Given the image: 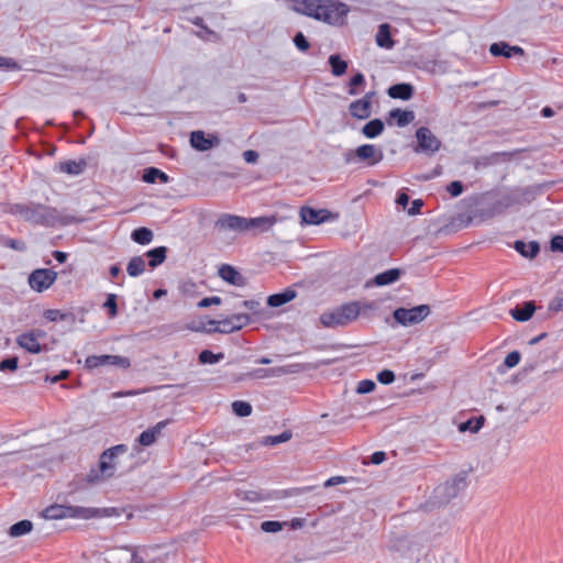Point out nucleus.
<instances>
[{
    "mask_svg": "<svg viewBox=\"0 0 563 563\" xmlns=\"http://www.w3.org/2000/svg\"><path fill=\"white\" fill-rule=\"evenodd\" d=\"M298 11L330 25H344L350 8L339 0H302Z\"/></svg>",
    "mask_w": 563,
    "mask_h": 563,
    "instance_id": "f257e3e1",
    "label": "nucleus"
},
{
    "mask_svg": "<svg viewBox=\"0 0 563 563\" xmlns=\"http://www.w3.org/2000/svg\"><path fill=\"white\" fill-rule=\"evenodd\" d=\"M128 446L125 444L114 445L102 452L96 466L85 475V483L95 485L113 476L115 471V459L119 454L125 453Z\"/></svg>",
    "mask_w": 563,
    "mask_h": 563,
    "instance_id": "f03ea898",
    "label": "nucleus"
},
{
    "mask_svg": "<svg viewBox=\"0 0 563 563\" xmlns=\"http://www.w3.org/2000/svg\"><path fill=\"white\" fill-rule=\"evenodd\" d=\"M12 212L33 224L54 227L59 222V214L55 208L40 203H18L12 207Z\"/></svg>",
    "mask_w": 563,
    "mask_h": 563,
    "instance_id": "7ed1b4c3",
    "label": "nucleus"
},
{
    "mask_svg": "<svg viewBox=\"0 0 563 563\" xmlns=\"http://www.w3.org/2000/svg\"><path fill=\"white\" fill-rule=\"evenodd\" d=\"M361 313L360 302L344 303L321 314L320 322L325 328L344 327L356 320Z\"/></svg>",
    "mask_w": 563,
    "mask_h": 563,
    "instance_id": "20e7f679",
    "label": "nucleus"
},
{
    "mask_svg": "<svg viewBox=\"0 0 563 563\" xmlns=\"http://www.w3.org/2000/svg\"><path fill=\"white\" fill-rule=\"evenodd\" d=\"M384 158V152L374 144H363L354 151L345 154L346 163H364L367 166H375Z\"/></svg>",
    "mask_w": 563,
    "mask_h": 563,
    "instance_id": "39448f33",
    "label": "nucleus"
},
{
    "mask_svg": "<svg viewBox=\"0 0 563 563\" xmlns=\"http://www.w3.org/2000/svg\"><path fill=\"white\" fill-rule=\"evenodd\" d=\"M430 311L428 305H419L411 309L398 308L394 311V318L398 323L408 327L420 323L430 314Z\"/></svg>",
    "mask_w": 563,
    "mask_h": 563,
    "instance_id": "423d86ee",
    "label": "nucleus"
},
{
    "mask_svg": "<svg viewBox=\"0 0 563 563\" xmlns=\"http://www.w3.org/2000/svg\"><path fill=\"white\" fill-rule=\"evenodd\" d=\"M465 487L466 477L464 475H457L451 481H448L435 488V498L439 503H448L452 498H455Z\"/></svg>",
    "mask_w": 563,
    "mask_h": 563,
    "instance_id": "0eeeda50",
    "label": "nucleus"
},
{
    "mask_svg": "<svg viewBox=\"0 0 563 563\" xmlns=\"http://www.w3.org/2000/svg\"><path fill=\"white\" fill-rule=\"evenodd\" d=\"M416 139L418 143L416 152H422L432 155L441 147V141L431 132L429 128H419L416 131Z\"/></svg>",
    "mask_w": 563,
    "mask_h": 563,
    "instance_id": "6e6552de",
    "label": "nucleus"
},
{
    "mask_svg": "<svg viewBox=\"0 0 563 563\" xmlns=\"http://www.w3.org/2000/svg\"><path fill=\"white\" fill-rule=\"evenodd\" d=\"M56 278V272L47 268H37L29 275L27 282L33 290L43 292L54 284Z\"/></svg>",
    "mask_w": 563,
    "mask_h": 563,
    "instance_id": "1a4fd4ad",
    "label": "nucleus"
},
{
    "mask_svg": "<svg viewBox=\"0 0 563 563\" xmlns=\"http://www.w3.org/2000/svg\"><path fill=\"white\" fill-rule=\"evenodd\" d=\"M87 368H96L99 366H117L126 369L131 366V362L128 357L121 355H90L85 361Z\"/></svg>",
    "mask_w": 563,
    "mask_h": 563,
    "instance_id": "9d476101",
    "label": "nucleus"
},
{
    "mask_svg": "<svg viewBox=\"0 0 563 563\" xmlns=\"http://www.w3.org/2000/svg\"><path fill=\"white\" fill-rule=\"evenodd\" d=\"M375 97L374 91H369L361 99L354 100L349 104L350 114L357 120H366L372 114V103Z\"/></svg>",
    "mask_w": 563,
    "mask_h": 563,
    "instance_id": "9b49d317",
    "label": "nucleus"
},
{
    "mask_svg": "<svg viewBox=\"0 0 563 563\" xmlns=\"http://www.w3.org/2000/svg\"><path fill=\"white\" fill-rule=\"evenodd\" d=\"M299 214L301 222L306 224H321L336 218L327 209H313L307 206L300 208Z\"/></svg>",
    "mask_w": 563,
    "mask_h": 563,
    "instance_id": "f8f14e48",
    "label": "nucleus"
},
{
    "mask_svg": "<svg viewBox=\"0 0 563 563\" xmlns=\"http://www.w3.org/2000/svg\"><path fill=\"white\" fill-rule=\"evenodd\" d=\"M45 336V332L42 330H32L30 332L22 333L18 336L16 343L22 349L30 353L37 354L42 352V345L38 340Z\"/></svg>",
    "mask_w": 563,
    "mask_h": 563,
    "instance_id": "ddd939ff",
    "label": "nucleus"
},
{
    "mask_svg": "<svg viewBox=\"0 0 563 563\" xmlns=\"http://www.w3.org/2000/svg\"><path fill=\"white\" fill-rule=\"evenodd\" d=\"M220 144L217 135H206L203 131H194L190 134V145L200 152H206Z\"/></svg>",
    "mask_w": 563,
    "mask_h": 563,
    "instance_id": "4468645a",
    "label": "nucleus"
},
{
    "mask_svg": "<svg viewBox=\"0 0 563 563\" xmlns=\"http://www.w3.org/2000/svg\"><path fill=\"white\" fill-rule=\"evenodd\" d=\"M246 223V218L223 213L219 217L216 222V228L220 231H235V232H244V227Z\"/></svg>",
    "mask_w": 563,
    "mask_h": 563,
    "instance_id": "2eb2a0df",
    "label": "nucleus"
},
{
    "mask_svg": "<svg viewBox=\"0 0 563 563\" xmlns=\"http://www.w3.org/2000/svg\"><path fill=\"white\" fill-rule=\"evenodd\" d=\"M158 547H131L133 563H156L158 561L155 552Z\"/></svg>",
    "mask_w": 563,
    "mask_h": 563,
    "instance_id": "dca6fc26",
    "label": "nucleus"
},
{
    "mask_svg": "<svg viewBox=\"0 0 563 563\" xmlns=\"http://www.w3.org/2000/svg\"><path fill=\"white\" fill-rule=\"evenodd\" d=\"M238 497L243 500H249L252 503L271 500L275 498H280L290 495L288 492L283 493H269V492H260V490H239Z\"/></svg>",
    "mask_w": 563,
    "mask_h": 563,
    "instance_id": "f3484780",
    "label": "nucleus"
},
{
    "mask_svg": "<svg viewBox=\"0 0 563 563\" xmlns=\"http://www.w3.org/2000/svg\"><path fill=\"white\" fill-rule=\"evenodd\" d=\"M276 222L275 217H258V218H246L244 227L245 231H258L265 232L269 230Z\"/></svg>",
    "mask_w": 563,
    "mask_h": 563,
    "instance_id": "a211bd4d",
    "label": "nucleus"
},
{
    "mask_svg": "<svg viewBox=\"0 0 563 563\" xmlns=\"http://www.w3.org/2000/svg\"><path fill=\"white\" fill-rule=\"evenodd\" d=\"M169 423V420L157 422L154 427L143 431L139 437V442L143 446L152 445L157 437L162 433L163 429Z\"/></svg>",
    "mask_w": 563,
    "mask_h": 563,
    "instance_id": "6ab92c4d",
    "label": "nucleus"
},
{
    "mask_svg": "<svg viewBox=\"0 0 563 563\" xmlns=\"http://www.w3.org/2000/svg\"><path fill=\"white\" fill-rule=\"evenodd\" d=\"M108 563H133L130 545L114 547L108 551Z\"/></svg>",
    "mask_w": 563,
    "mask_h": 563,
    "instance_id": "aec40b11",
    "label": "nucleus"
},
{
    "mask_svg": "<svg viewBox=\"0 0 563 563\" xmlns=\"http://www.w3.org/2000/svg\"><path fill=\"white\" fill-rule=\"evenodd\" d=\"M219 275L223 280L230 283L231 285L239 286V287L245 285V278L242 276V274L240 272H238L231 265L223 264L219 268Z\"/></svg>",
    "mask_w": 563,
    "mask_h": 563,
    "instance_id": "412c9836",
    "label": "nucleus"
},
{
    "mask_svg": "<svg viewBox=\"0 0 563 563\" xmlns=\"http://www.w3.org/2000/svg\"><path fill=\"white\" fill-rule=\"evenodd\" d=\"M86 167H87V161L85 158H80L79 161L60 162L56 166V168L60 173H66L68 175H74V176H77V175H80L81 173H84Z\"/></svg>",
    "mask_w": 563,
    "mask_h": 563,
    "instance_id": "4be33fe9",
    "label": "nucleus"
},
{
    "mask_svg": "<svg viewBox=\"0 0 563 563\" xmlns=\"http://www.w3.org/2000/svg\"><path fill=\"white\" fill-rule=\"evenodd\" d=\"M396 547L404 555H408L410 558L413 556L415 552L419 554L422 549V544L418 540L410 539L408 537L399 538Z\"/></svg>",
    "mask_w": 563,
    "mask_h": 563,
    "instance_id": "5701e85b",
    "label": "nucleus"
},
{
    "mask_svg": "<svg viewBox=\"0 0 563 563\" xmlns=\"http://www.w3.org/2000/svg\"><path fill=\"white\" fill-rule=\"evenodd\" d=\"M536 311V305L533 301H527L522 307L517 306L510 310L511 317L519 322H526L531 319Z\"/></svg>",
    "mask_w": 563,
    "mask_h": 563,
    "instance_id": "b1692460",
    "label": "nucleus"
},
{
    "mask_svg": "<svg viewBox=\"0 0 563 563\" xmlns=\"http://www.w3.org/2000/svg\"><path fill=\"white\" fill-rule=\"evenodd\" d=\"M388 96L393 99L409 100L413 95V87L410 84H396L388 88Z\"/></svg>",
    "mask_w": 563,
    "mask_h": 563,
    "instance_id": "393cba45",
    "label": "nucleus"
},
{
    "mask_svg": "<svg viewBox=\"0 0 563 563\" xmlns=\"http://www.w3.org/2000/svg\"><path fill=\"white\" fill-rule=\"evenodd\" d=\"M42 516L48 520L69 518L68 506L58 504L51 505L42 511Z\"/></svg>",
    "mask_w": 563,
    "mask_h": 563,
    "instance_id": "a878e982",
    "label": "nucleus"
},
{
    "mask_svg": "<svg viewBox=\"0 0 563 563\" xmlns=\"http://www.w3.org/2000/svg\"><path fill=\"white\" fill-rule=\"evenodd\" d=\"M514 246L518 253L528 258L536 257L540 251V245L536 241H531L529 243L516 241Z\"/></svg>",
    "mask_w": 563,
    "mask_h": 563,
    "instance_id": "bb28decb",
    "label": "nucleus"
},
{
    "mask_svg": "<svg viewBox=\"0 0 563 563\" xmlns=\"http://www.w3.org/2000/svg\"><path fill=\"white\" fill-rule=\"evenodd\" d=\"M401 276V271L399 268H391L385 271L380 274H377L374 278V284L377 286H385L397 282Z\"/></svg>",
    "mask_w": 563,
    "mask_h": 563,
    "instance_id": "cd10ccee",
    "label": "nucleus"
},
{
    "mask_svg": "<svg viewBox=\"0 0 563 563\" xmlns=\"http://www.w3.org/2000/svg\"><path fill=\"white\" fill-rule=\"evenodd\" d=\"M296 291L292 289H286L283 292L271 295L267 298V305L269 307H280L296 297Z\"/></svg>",
    "mask_w": 563,
    "mask_h": 563,
    "instance_id": "c85d7f7f",
    "label": "nucleus"
},
{
    "mask_svg": "<svg viewBox=\"0 0 563 563\" xmlns=\"http://www.w3.org/2000/svg\"><path fill=\"white\" fill-rule=\"evenodd\" d=\"M376 43L379 47L391 48L394 41L390 35V26L387 23L380 24L376 34Z\"/></svg>",
    "mask_w": 563,
    "mask_h": 563,
    "instance_id": "c756f323",
    "label": "nucleus"
},
{
    "mask_svg": "<svg viewBox=\"0 0 563 563\" xmlns=\"http://www.w3.org/2000/svg\"><path fill=\"white\" fill-rule=\"evenodd\" d=\"M389 118L395 119L397 125L402 128L410 124L415 120V113L410 110L396 108L389 112Z\"/></svg>",
    "mask_w": 563,
    "mask_h": 563,
    "instance_id": "7c9ffc66",
    "label": "nucleus"
},
{
    "mask_svg": "<svg viewBox=\"0 0 563 563\" xmlns=\"http://www.w3.org/2000/svg\"><path fill=\"white\" fill-rule=\"evenodd\" d=\"M512 155H514L512 153H508V152L493 153L489 156L476 159L474 165H475L476 169H478L481 167H487L489 165L497 164L499 162L500 157L504 158L505 161H509L512 157Z\"/></svg>",
    "mask_w": 563,
    "mask_h": 563,
    "instance_id": "2f4dec72",
    "label": "nucleus"
},
{
    "mask_svg": "<svg viewBox=\"0 0 563 563\" xmlns=\"http://www.w3.org/2000/svg\"><path fill=\"white\" fill-rule=\"evenodd\" d=\"M384 128V122L380 119H373L362 128V133L368 139H374L383 133Z\"/></svg>",
    "mask_w": 563,
    "mask_h": 563,
    "instance_id": "473e14b6",
    "label": "nucleus"
},
{
    "mask_svg": "<svg viewBox=\"0 0 563 563\" xmlns=\"http://www.w3.org/2000/svg\"><path fill=\"white\" fill-rule=\"evenodd\" d=\"M167 249L165 246H158L150 250L145 255L150 258L148 266L155 268L166 260Z\"/></svg>",
    "mask_w": 563,
    "mask_h": 563,
    "instance_id": "72a5a7b5",
    "label": "nucleus"
},
{
    "mask_svg": "<svg viewBox=\"0 0 563 563\" xmlns=\"http://www.w3.org/2000/svg\"><path fill=\"white\" fill-rule=\"evenodd\" d=\"M210 325H214L211 331L213 332H220V333H232L234 331H239V325H234L233 322L230 320V318H224L221 320H210Z\"/></svg>",
    "mask_w": 563,
    "mask_h": 563,
    "instance_id": "f704fd0d",
    "label": "nucleus"
},
{
    "mask_svg": "<svg viewBox=\"0 0 563 563\" xmlns=\"http://www.w3.org/2000/svg\"><path fill=\"white\" fill-rule=\"evenodd\" d=\"M69 518L91 519L95 518L93 507L68 506Z\"/></svg>",
    "mask_w": 563,
    "mask_h": 563,
    "instance_id": "c9c22d12",
    "label": "nucleus"
},
{
    "mask_svg": "<svg viewBox=\"0 0 563 563\" xmlns=\"http://www.w3.org/2000/svg\"><path fill=\"white\" fill-rule=\"evenodd\" d=\"M142 179L147 184H154L157 179L165 184L168 176L156 167H148L144 170Z\"/></svg>",
    "mask_w": 563,
    "mask_h": 563,
    "instance_id": "e433bc0d",
    "label": "nucleus"
},
{
    "mask_svg": "<svg viewBox=\"0 0 563 563\" xmlns=\"http://www.w3.org/2000/svg\"><path fill=\"white\" fill-rule=\"evenodd\" d=\"M33 529V523L30 520H21L12 525L9 529V534L12 538H18L31 532Z\"/></svg>",
    "mask_w": 563,
    "mask_h": 563,
    "instance_id": "4c0bfd02",
    "label": "nucleus"
},
{
    "mask_svg": "<svg viewBox=\"0 0 563 563\" xmlns=\"http://www.w3.org/2000/svg\"><path fill=\"white\" fill-rule=\"evenodd\" d=\"M131 238L135 243L145 245L152 242L153 232L145 227H141L132 232Z\"/></svg>",
    "mask_w": 563,
    "mask_h": 563,
    "instance_id": "58836bf2",
    "label": "nucleus"
},
{
    "mask_svg": "<svg viewBox=\"0 0 563 563\" xmlns=\"http://www.w3.org/2000/svg\"><path fill=\"white\" fill-rule=\"evenodd\" d=\"M145 271V261L142 256H133L126 266V272L131 277H136Z\"/></svg>",
    "mask_w": 563,
    "mask_h": 563,
    "instance_id": "ea45409f",
    "label": "nucleus"
},
{
    "mask_svg": "<svg viewBox=\"0 0 563 563\" xmlns=\"http://www.w3.org/2000/svg\"><path fill=\"white\" fill-rule=\"evenodd\" d=\"M329 64L331 66V71L334 76L339 77L346 73L347 63L343 60L340 55L334 54L329 57Z\"/></svg>",
    "mask_w": 563,
    "mask_h": 563,
    "instance_id": "a19ab883",
    "label": "nucleus"
},
{
    "mask_svg": "<svg viewBox=\"0 0 563 563\" xmlns=\"http://www.w3.org/2000/svg\"><path fill=\"white\" fill-rule=\"evenodd\" d=\"M484 424V417H478V418H472V419H468L467 421H464V422H461L459 424V431L460 432H466V431H471L473 433H476L477 431H479V429L483 427Z\"/></svg>",
    "mask_w": 563,
    "mask_h": 563,
    "instance_id": "79ce46f5",
    "label": "nucleus"
},
{
    "mask_svg": "<svg viewBox=\"0 0 563 563\" xmlns=\"http://www.w3.org/2000/svg\"><path fill=\"white\" fill-rule=\"evenodd\" d=\"M232 411L238 417H249L252 413V406L247 401L235 400L232 402Z\"/></svg>",
    "mask_w": 563,
    "mask_h": 563,
    "instance_id": "37998d69",
    "label": "nucleus"
},
{
    "mask_svg": "<svg viewBox=\"0 0 563 563\" xmlns=\"http://www.w3.org/2000/svg\"><path fill=\"white\" fill-rule=\"evenodd\" d=\"M223 358H224L223 353L214 354L210 350H203L202 352H200L199 357H198V360L201 364H214Z\"/></svg>",
    "mask_w": 563,
    "mask_h": 563,
    "instance_id": "c03bdc74",
    "label": "nucleus"
},
{
    "mask_svg": "<svg viewBox=\"0 0 563 563\" xmlns=\"http://www.w3.org/2000/svg\"><path fill=\"white\" fill-rule=\"evenodd\" d=\"M292 437V433L291 431L289 430H286L284 431L283 433L278 434V435H269V437H266L264 440H263V443L265 445H277L279 443H283V442H287L291 439Z\"/></svg>",
    "mask_w": 563,
    "mask_h": 563,
    "instance_id": "a18cd8bd",
    "label": "nucleus"
},
{
    "mask_svg": "<svg viewBox=\"0 0 563 563\" xmlns=\"http://www.w3.org/2000/svg\"><path fill=\"white\" fill-rule=\"evenodd\" d=\"M489 52L493 56L511 57V53L508 52V44L505 42L493 43L489 47Z\"/></svg>",
    "mask_w": 563,
    "mask_h": 563,
    "instance_id": "49530a36",
    "label": "nucleus"
},
{
    "mask_svg": "<svg viewBox=\"0 0 563 563\" xmlns=\"http://www.w3.org/2000/svg\"><path fill=\"white\" fill-rule=\"evenodd\" d=\"M365 82L364 75L362 73H356L349 82V95L356 96L358 95L357 87L362 86Z\"/></svg>",
    "mask_w": 563,
    "mask_h": 563,
    "instance_id": "de8ad7c7",
    "label": "nucleus"
},
{
    "mask_svg": "<svg viewBox=\"0 0 563 563\" xmlns=\"http://www.w3.org/2000/svg\"><path fill=\"white\" fill-rule=\"evenodd\" d=\"M286 525V522H279V521H263L262 525H261V529L264 531V532H271V533H275V532H278L283 529V526Z\"/></svg>",
    "mask_w": 563,
    "mask_h": 563,
    "instance_id": "09e8293b",
    "label": "nucleus"
},
{
    "mask_svg": "<svg viewBox=\"0 0 563 563\" xmlns=\"http://www.w3.org/2000/svg\"><path fill=\"white\" fill-rule=\"evenodd\" d=\"M19 358L16 356L4 358L0 362V371H11L14 372L18 369Z\"/></svg>",
    "mask_w": 563,
    "mask_h": 563,
    "instance_id": "8fccbe9b",
    "label": "nucleus"
},
{
    "mask_svg": "<svg viewBox=\"0 0 563 563\" xmlns=\"http://www.w3.org/2000/svg\"><path fill=\"white\" fill-rule=\"evenodd\" d=\"M294 44L301 52H306L310 47V43L301 32L296 33L294 36Z\"/></svg>",
    "mask_w": 563,
    "mask_h": 563,
    "instance_id": "3c124183",
    "label": "nucleus"
},
{
    "mask_svg": "<svg viewBox=\"0 0 563 563\" xmlns=\"http://www.w3.org/2000/svg\"><path fill=\"white\" fill-rule=\"evenodd\" d=\"M103 306L109 310L110 317L113 318L118 314L117 296L114 294L108 296Z\"/></svg>",
    "mask_w": 563,
    "mask_h": 563,
    "instance_id": "603ef678",
    "label": "nucleus"
},
{
    "mask_svg": "<svg viewBox=\"0 0 563 563\" xmlns=\"http://www.w3.org/2000/svg\"><path fill=\"white\" fill-rule=\"evenodd\" d=\"M229 318L233 322L234 325H239V330H241L243 327H245L250 322V316L246 313H235Z\"/></svg>",
    "mask_w": 563,
    "mask_h": 563,
    "instance_id": "864d4df0",
    "label": "nucleus"
},
{
    "mask_svg": "<svg viewBox=\"0 0 563 563\" xmlns=\"http://www.w3.org/2000/svg\"><path fill=\"white\" fill-rule=\"evenodd\" d=\"M520 362V353L518 351H512L507 354L505 357L504 364L508 368H512L518 365Z\"/></svg>",
    "mask_w": 563,
    "mask_h": 563,
    "instance_id": "5fc2aeb1",
    "label": "nucleus"
},
{
    "mask_svg": "<svg viewBox=\"0 0 563 563\" xmlns=\"http://www.w3.org/2000/svg\"><path fill=\"white\" fill-rule=\"evenodd\" d=\"M376 385L373 380L364 379L361 380L357 385L356 391L358 394H368L375 389Z\"/></svg>",
    "mask_w": 563,
    "mask_h": 563,
    "instance_id": "6e6d98bb",
    "label": "nucleus"
},
{
    "mask_svg": "<svg viewBox=\"0 0 563 563\" xmlns=\"http://www.w3.org/2000/svg\"><path fill=\"white\" fill-rule=\"evenodd\" d=\"M377 380L384 385L391 384L395 380V374L393 371L384 369L377 374Z\"/></svg>",
    "mask_w": 563,
    "mask_h": 563,
    "instance_id": "4d7b16f0",
    "label": "nucleus"
},
{
    "mask_svg": "<svg viewBox=\"0 0 563 563\" xmlns=\"http://www.w3.org/2000/svg\"><path fill=\"white\" fill-rule=\"evenodd\" d=\"M44 317L49 321L65 320L68 314L60 312L59 310L48 309L44 312Z\"/></svg>",
    "mask_w": 563,
    "mask_h": 563,
    "instance_id": "13d9d810",
    "label": "nucleus"
},
{
    "mask_svg": "<svg viewBox=\"0 0 563 563\" xmlns=\"http://www.w3.org/2000/svg\"><path fill=\"white\" fill-rule=\"evenodd\" d=\"M4 245L10 247V249H13L15 251H25L26 250V245L23 241L21 240H15V239H7L4 241Z\"/></svg>",
    "mask_w": 563,
    "mask_h": 563,
    "instance_id": "bf43d9fd",
    "label": "nucleus"
},
{
    "mask_svg": "<svg viewBox=\"0 0 563 563\" xmlns=\"http://www.w3.org/2000/svg\"><path fill=\"white\" fill-rule=\"evenodd\" d=\"M282 369H283V375L297 374V373L303 372L306 369V366L302 364H289V365L282 366Z\"/></svg>",
    "mask_w": 563,
    "mask_h": 563,
    "instance_id": "052dcab7",
    "label": "nucleus"
},
{
    "mask_svg": "<svg viewBox=\"0 0 563 563\" xmlns=\"http://www.w3.org/2000/svg\"><path fill=\"white\" fill-rule=\"evenodd\" d=\"M113 515H119L117 508H95V518L110 517Z\"/></svg>",
    "mask_w": 563,
    "mask_h": 563,
    "instance_id": "680f3d73",
    "label": "nucleus"
},
{
    "mask_svg": "<svg viewBox=\"0 0 563 563\" xmlns=\"http://www.w3.org/2000/svg\"><path fill=\"white\" fill-rule=\"evenodd\" d=\"M549 310L559 312L563 310V295L554 297L549 303Z\"/></svg>",
    "mask_w": 563,
    "mask_h": 563,
    "instance_id": "e2e57ef3",
    "label": "nucleus"
},
{
    "mask_svg": "<svg viewBox=\"0 0 563 563\" xmlns=\"http://www.w3.org/2000/svg\"><path fill=\"white\" fill-rule=\"evenodd\" d=\"M448 191L452 197H457L463 192V184L459 180H454L448 186Z\"/></svg>",
    "mask_w": 563,
    "mask_h": 563,
    "instance_id": "0e129e2a",
    "label": "nucleus"
},
{
    "mask_svg": "<svg viewBox=\"0 0 563 563\" xmlns=\"http://www.w3.org/2000/svg\"><path fill=\"white\" fill-rule=\"evenodd\" d=\"M220 303H221V298L218 296H212V297H206V298L201 299L198 302V307L208 308L211 305H220Z\"/></svg>",
    "mask_w": 563,
    "mask_h": 563,
    "instance_id": "69168bd1",
    "label": "nucleus"
},
{
    "mask_svg": "<svg viewBox=\"0 0 563 563\" xmlns=\"http://www.w3.org/2000/svg\"><path fill=\"white\" fill-rule=\"evenodd\" d=\"M551 251L563 253V236L555 235L551 239Z\"/></svg>",
    "mask_w": 563,
    "mask_h": 563,
    "instance_id": "338daca9",
    "label": "nucleus"
},
{
    "mask_svg": "<svg viewBox=\"0 0 563 563\" xmlns=\"http://www.w3.org/2000/svg\"><path fill=\"white\" fill-rule=\"evenodd\" d=\"M435 563H461L460 560L453 555L452 553H443L441 554Z\"/></svg>",
    "mask_w": 563,
    "mask_h": 563,
    "instance_id": "774afa93",
    "label": "nucleus"
}]
</instances>
